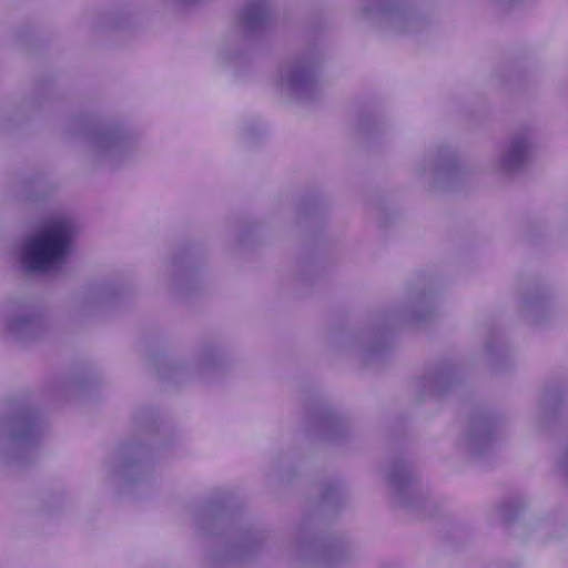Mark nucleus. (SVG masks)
Here are the masks:
<instances>
[{
  "label": "nucleus",
  "mask_w": 568,
  "mask_h": 568,
  "mask_svg": "<svg viewBox=\"0 0 568 568\" xmlns=\"http://www.w3.org/2000/svg\"><path fill=\"white\" fill-rule=\"evenodd\" d=\"M70 245V227L59 221L24 244L23 262L29 271H49L65 256Z\"/></svg>",
  "instance_id": "1"
}]
</instances>
